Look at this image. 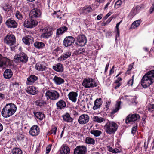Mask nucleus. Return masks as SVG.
Returning a JSON list of instances; mask_svg holds the SVG:
<instances>
[{
	"mask_svg": "<svg viewBox=\"0 0 154 154\" xmlns=\"http://www.w3.org/2000/svg\"><path fill=\"white\" fill-rule=\"evenodd\" d=\"M154 82V70L148 71L142 78L141 84L144 88H146Z\"/></svg>",
	"mask_w": 154,
	"mask_h": 154,
	"instance_id": "1",
	"label": "nucleus"
},
{
	"mask_svg": "<svg viewBox=\"0 0 154 154\" xmlns=\"http://www.w3.org/2000/svg\"><path fill=\"white\" fill-rule=\"evenodd\" d=\"M17 107L14 104L10 103L7 104L2 110V115L4 117H9L16 111Z\"/></svg>",
	"mask_w": 154,
	"mask_h": 154,
	"instance_id": "2",
	"label": "nucleus"
},
{
	"mask_svg": "<svg viewBox=\"0 0 154 154\" xmlns=\"http://www.w3.org/2000/svg\"><path fill=\"white\" fill-rule=\"evenodd\" d=\"M5 43L10 46L12 51H14L17 48V46L15 45L16 41L15 36L11 34H9L4 38Z\"/></svg>",
	"mask_w": 154,
	"mask_h": 154,
	"instance_id": "3",
	"label": "nucleus"
},
{
	"mask_svg": "<svg viewBox=\"0 0 154 154\" xmlns=\"http://www.w3.org/2000/svg\"><path fill=\"white\" fill-rule=\"evenodd\" d=\"M118 125L115 122L108 121L104 126V129L109 134H114L117 130Z\"/></svg>",
	"mask_w": 154,
	"mask_h": 154,
	"instance_id": "4",
	"label": "nucleus"
},
{
	"mask_svg": "<svg viewBox=\"0 0 154 154\" xmlns=\"http://www.w3.org/2000/svg\"><path fill=\"white\" fill-rule=\"evenodd\" d=\"M45 96L48 100L50 99L55 100L58 99L60 97L59 94L55 90H47L45 93Z\"/></svg>",
	"mask_w": 154,
	"mask_h": 154,
	"instance_id": "5",
	"label": "nucleus"
},
{
	"mask_svg": "<svg viewBox=\"0 0 154 154\" xmlns=\"http://www.w3.org/2000/svg\"><path fill=\"white\" fill-rule=\"evenodd\" d=\"M27 55L24 53H21L19 54L16 55L14 57V61L17 63H25L28 60Z\"/></svg>",
	"mask_w": 154,
	"mask_h": 154,
	"instance_id": "6",
	"label": "nucleus"
},
{
	"mask_svg": "<svg viewBox=\"0 0 154 154\" xmlns=\"http://www.w3.org/2000/svg\"><path fill=\"white\" fill-rule=\"evenodd\" d=\"M82 85L86 88H93L97 86V83L91 78L85 79L83 81Z\"/></svg>",
	"mask_w": 154,
	"mask_h": 154,
	"instance_id": "7",
	"label": "nucleus"
},
{
	"mask_svg": "<svg viewBox=\"0 0 154 154\" xmlns=\"http://www.w3.org/2000/svg\"><path fill=\"white\" fill-rule=\"evenodd\" d=\"M38 22L34 20L33 18H30L24 21V26L28 28H32L36 26L38 24Z\"/></svg>",
	"mask_w": 154,
	"mask_h": 154,
	"instance_id": "8",
	"label": "nucleus"
},
{
	"mask_svg": "<svg viewBox=\"0 0 154 154\" xmlns=\"http://www.w3.org/2000/svg\"><path fill=\"white\" fill-rule=\"evenodd\" d=\"M42 31L43 33L41 35V37L47 39L51 37L53 34L52 31L47 27L42 29Z\"/></svg>",
	"mask_w": 154,
	"mask_h": 154,
	"instance_id": "9",
	"label": "nucleus"
},
{
	"mask_svg": "<svg viewBox=\"0 0 154 154\" xmlns=\"http://www.w3.org/2000/svg\"><path fill=\"white\" fill-rule=\"evenodd\" d=\"M140 118V116L138 114H129L126 117L125 122L128 124L131 122H134Z\"/></svg>",
	"mask_w": 154,
	"mask_h": 154,
	"instance_id": "10",
	"label": "nucleus"
},
{
	"mask_svg": "<svg viewBox=\"0 0 154 154\" xmlns=\"http://www.w3.org/2000/svg\"><path fill=\"white\" fill-rule=\"evenodd\" d=\"M77 45L79 46H84L87 42V39L85 36L83 35H78L77 37Z\"/></svg>",
	"mask_w": 154,
	"mask_h": 154,
	"instance_id": "11",
	"label": "nucleus"
},
{
	"mask_svg": "<svg viewBox=\"0 0 154 154\" xmlns=\"http://www.w3.org/2000/svg\"><path fill=\"white\" fill-rule=\"evenodd\" d=\"M90 119L89 116L87 114H82L81 115L78 119L79 122L81 124L84 125L87 123Z\"/></svg>",
	"mask_w": 154,
	"mask_h": 154,
	"instance_id": "12",
	"label": "nucleus"
},
{
	"mask_svg": "<svg viewBox=\"0 0 154 154\" xmlns=\"http://www.w3.org/2000/svg\"><path fill=\"white\" fill-rule=\"evenodd\" d=\"M87 152V148L84 146H79L75 149L74 154H85Z\"/></svg>",
	"mask_w": 154,
	"mask_h": 154,
	"instance_id": "13",
	"label": "nucleus"
},
{
	"mask_svg": "<svg viewBox=\"0 0 154 154\" xmlns=\"http://www.w3.org/2000/svg\"><path fill=\"white\" fill-rule=\"evenodd\" d=\"M40 132V129L38 126L35 125L32 126L29 131V133L32 136H36L38 135Z\"/></svg>",
	"mask_w": 154,
	"mask_h": 154,
	"instance_id": "14",
	"label": "nucleus"
},
{
	"mask_svg": "<svg viewBox=\"0 0 154 154\" xmlns=\"http://www.w3.org/2000/svg\"><path fill=\"white\" fill-rule=\"evenodd\" d=\"M5 24L8 27L10 28H15L17 26V22L11 18L8 19L5 22Z\"/></svg>",
	"mask_w": 154,
	"mask_h": 154,
	"instance_id": "15",
	"label": "nucleus"
},
{
	"mask_svg": "<svg viewBox=\"0 0 154 154\" xmlns=\"http://www.w3.org/2000/svg\"><path fill=\"white\" fill-rule=\"evenodd\" d=\"M75 41L74 38L72 36H68L65 38L63 42V44L65 46L67 47L70 46Z\"/></svg>",
	"mask_w": 154,
	"mask_h": 154,
	"instance_id": "16",
	"label": "nucleus"
},
{
	"mask_svg": "<svg viewBox=\"0 0 154 154\" xmlns=\"http://www.w3.org/2000/svg\"><path fill=\"white\" fill-rule=\"evenodd\" d=\"M41 12L39 9L37 8L32 9L30 12L29 17L32 18H36L41 15Z\"/></svg>",
	"mask_w": 154,
	"mask_h": 154,
	"instance_id": "17",
	"label": "nucleus"
},
{
	"mask_svg": "<svg viewBox=\"0 0 154 154\" xmlns=\"http://www.w3.org/2000/svg\"><path fill=\"white\" fill-rule=\"evenodd\" d=\"M26 92L29 94L34 95L38 92L36 88L34 86H30L28 87L26 89Z\"/></svg>",
	"mask_w": 154,
	"mask_h": 154,
	"instance_id": "18",
	"label": "nucleus"
},
{
	"mask_svg": "<svg viewBox=\"0 0 154 154\" xmlns=\"http://www.w3.org/2000/svg\"><path fill=\"white\" fill-rule=\"evenodd\" d=\"M9 60L7 57L3 56L0 54V68H2L6 65L7 62Z\"/></svg>",
	"mask_w": 154,
	"mask_h": 154,
	"instance_id": "19",
	"label": "nucleus"
},
{
	"mask_svg": "<svg viewBox=\"0 0 154 154\" xmlns=\"http://www.w3.org/2000/svg\"><path fill=\"white\" fill-rule=\"evenodd\" d=\"M37 79L38 77L37 76L34 75H31L27 78L26 82L27 85H32Z\"/></svg>",
	"mask_w": 154,
	"mask_h": 154,
	"instance_id": "20",
	"label": "nucleus"
},
{
	"mask_svg": "<svg viewBox=\"0 0 154 154\" xmlns=\"http://www.w3.org/2000/svg\"><path fill=\"white\" fill-rule=\"evenodd\" d=\"M77 96V93L75 92H71L68 95L69 99L75 103L76 101Z\"/></svg>",
	"mask_w": 154,
	"mask_h": 154,
	"instance_id": "21",
	"label": "nucleus"
},
{
	"mask_svg": "<svg viewBox=\"0 0 154 154\" xmlns=\"http://www.w3.org/2000/svg\"><path fill=\"white\" fill-rule=\"evenodd\" d=\"M22 40L25 44L27 45H29L33 42V38L30 36L27 35L24 37Z\"/></svg>",
	"mask_w": 154,
	"mask_h": 154,
	"instance_id": "22",
	"label": "nucleus"
},
{
	"mask_svg": "<svg viewBox=\"0 0 154 154\" xmlns=\"http://www.w3.org/2000/svg\"><path fill=\"white\" fill-rule=\"evenodd\" d=\"M102 104L101 99V98L96 99L94 102V104L93 107V109L96 110L100 108Z\"/></svg>",
	"mask_w": 154,
	"mask_h": 154,
	"instance_id": "23",
	"label": "nucleus"
},
{
	"mask_svg": "<svg viewBox=\"0 0 154 154\" xmlns=\"http://www.w3.org/2000/svg\"><path fill=\"white\" fill-rule=\"evenodd\" d=\"M70 152V149L68 146L64 144L61 146L60 150L61 154H69Z\"/></svg>",
	"mask_w": 154,
	"mask_h": 154,
	"instance_id": "24",
	"label": "nucleus"
},
{
	"mask_svg": "<svg viewBox=\"0 0 154 154\" xmlns=\"http://www.w3.org/2000/svg\"><path fill=\"white\" fill-rule=\"evenodd\" d=\"M53 81L57 85H60L63 84L64 82V79L60 77L55 76L53 79Z\"/></svg>",
	"mask_w": 154,
	"mask_h": 154,
	"instance_id": "25",
	"label": "nucleus"
},
{
	"mask_svg": "<svg viewBox=\"0 0 154 154\" xmlns=\"http://www.w3.org/2000/svg\"><path fill=\"white\" fill-rule=\"evenodd\" d=\"M53 68L54 70L59 72H62L63 70V65L60 63H58L55 66H53Z\"/></svg>",
	"mask_w": 154,
	"mask_h": 154,
	"instance_id": "26",
	"label": "nucleus"
},
{
	"mask_svg": "<svg viewBox=\"0 0 154 154\" xmlns=\"http://www.w3.org/2000/svg\"><path fill=\"white\" fill-rule=\"evenodd\" d=\"M13 75V72L10 69H6L4 72L3 75L4 78L6 79H9Z\"/></svg>",
	"mask_w": 154,
	"mask_h": 154,
	"instance_id": "27",
	"label": "nucleus"
},
{
	"mask_svg": "<svg viewBox=\"0 0 154 154\" xmlns=\"http://www.w3.org/2000/svg\"><path fill=\"white\" fill-rule=\"evenodd\" d=\"M56 105L57 109H61L64 108L66 106L65 102L63 100L59 101L57 103Z\"/></svg>",
	"mask_w": 154,
	"mask_h": 154,
	"instance_id": "28",
	"label": "nucleus"
},
{
	"mask_svg": "<svg viewBox=\"0 0 154 154\" xmlns=\"http://www.w3.org/2000/svg\"><path fill=\"white\" fill-rule=\"evenodd\" d=\"M71 54L70 51H68L64 53L63 54L58 58V60H65L69 57Z\"/></svg>",
	"mask_w": 154,
	"mask_h": 154,
	"instance_id": "29",
	"label": "nucleus"
},
{
	"mask_svg": "<svg viewBox=\"0 0 154 154\" xmlns=\"http://www.w3.org/2000/svg\"><path fill=\"white\" fill-rule=\"evenodd\" d=\"M64 121L67 122H71L73 121V119L71 117L70 115L68 113L62 116Z\"/></svg>",
	"mask_w": 154,
	"mask_h": 154,
	"instance_id": "30",
	"label": "nucleus"
},
{
	"mask_svg": "<svg viewBox=\"0 0 154 154\" xmlns=\"http://www.w3.org/2000/svg\"><path fill=\"white\" fill-rule=\"evenodd\" d=\"M36 69L39 71H43L45 70L46 66L42 63H38L35 66Z\"/></svg>",
	"mask_w": 154,
	"mask_h": 154,
	"instance_id": "31",
	"label": "nucleus"
},
{
	"mask_svg": "<svg viewBox=\"0 0 154 154\" xmlns=\"http://www.w3.org/2000/svg\"><path fill=\"white\" fill-rule=\"evenodd\" d=\"M67 28L66 26H63L57 29L56 34L58 35H61L67 30Z\"/></svg>",
	"mask_w": 154,
	"mask_h": 154,
	"instance_id": "32",
	"label": "nucleus"
},
{
	"mask_svg": "<svg viewBox=\"0 0 154 154\" xmlns=\"http://www.w3.org/2000/svg\"><path fill=\"white\" fill-rule=\"evenodd\" d=\"M121 101H117L116 104L115 108L113 109L111 113L112 114H114L117 112L120 108V105Z\"/></svg>",
	"mask_w": 154,
	"mask_h": 154,
	"instance_id": "33",
	"label": "nucleus"
},
{
	"mask_svg": "<svg viewBox=\"0 0 154 154\" xmlns=\"http://www.w3.org/2000/svg\"><path fill=\"white\" fill-rule=\"evenodd\" d=\"M34 45L36 48L38 49L42 48L45 46V44L43 42L38 41L35 42Z\"/></svg>",
	"mask_w": 154,
	"mask_h": 154,
	"instance_id": "34",
	"label": "nucleus"
},
{
	"mask_svg": "<svg viewBox=\"0 0 154 154\" xmlns=\"http://www.w3.org/2000/svg\"><path fill=\"white\" fill-rule=\"evenodd\" d=\"M85 143L88 144L94 145L95 143V140L94 139L90 137H87L85 140Z\"/></svg>",
	"mask_w": 154,
	"mask_h": 154,
	"instance_id": "35",
	"label": "nucleus"
},
{
	"mask_svg": "<svg viewBox=\"0 0 154 154\" xmlns=\"http://www.w3.org/2000/svg\"><path fill=\"white\" fill-rule=\"evenodd\" d=\"M33 113L34 115L40 120H42L44 118V114L41 112H34Z\"/></svg>",
	"mask_w": 154,
	"mask_h": 154,
	"instance_id": "36",
	"label": "nucleus"
},
{
	"mask_svg": "<svg viewBox=\"0 0 154 154\" xmlns=\"http://www.w3.org/2000/svg\"><path fill=\"white\" fill-rule=\"evenodd\" d=\"M93 120L94 122L98 123H101L105 120L103 118L99 117L97 116H94L93 118Z\"/></svg>",
	"mask_w": 154,
	"mask_h": 154,
	"instance_id": "37",
	"label": "nucleus"
},
{
	"mask_svg": "<svg viewBox=\"0 0 154 154\" xmlns=\"http://www.w3.org/2000/svg\"><path fill=\"white\" fill-rule=\"evenodd\" d=\"M91 133L94 135L95 137L100 136L102 133L101 131L98 130H92L90 131Z\"/></svg>",
	"mask_w": 154,
	"mask_h": 154,
	"instance_id": "38",
	"label": "nucleus"
},
{
	"mask_svg": "<svg viewBox=\"0 0 154 154\" xmlns=\"http://www.w3.org/2000/svg\"><path fill=\"white\" fill-rule=\"evenodd\" d=\"M140 23V21L139 20H137L134 22L131 25V28L135 29L138 27Z\"/></svg>",
	"mask_w": 154,
	"mask_h": 154,
	"instance_id": "39",
	"label": "nucleus"
},
{
	"mask_svg": "<svg viewBox=\"0 0 154 154\" xmlns=\"http://www.w3.org/2000/svg\"><path fill=\"white\" fill-rule=\"evenodd\" d=\"M36 104L37 105L42 106L43 105L46 104L45 101L43 100H38L36 101Z\"/></svg>",
	"mask_w": 154,
	"mask_h": 154,
	"instance_id": "40",
	"label": "nucleus"
},
{
	"mask_svg": "<svg viewBox=\"0 0 154 154\" xmlns=\"http://www.w3.org/2000/svg\"><path fill=\"white\" fill-rule=\"evenodd\" d=\"M82 10L84 13L87 14L92 11V8L90 6L88 7H84L82 8Z\"/></svg>",
	"mask_w": 154,
	"mask_h": 154,
	"instance_id": "41",
	"label": "nucleus"
},
{
	"mask_svg": "<svg viewBox=\"0 0 154 154\" xmlns=\"http://www.w3.org/2000/svg\"><path fill=\"white\" fill-rule=\"evenodd\" d=\"M12 154H22V151L19 148H16L13 149L12 151Z\"/></svg>",
	"mask_w": 154,
	"mask_h": 154,
	"instance_id": "42",
	"label": "nucleus"
},
{
	"mask_svg": "<svg viewBox=\"0 0 154 154\" xmlns=\"http://www.w3.org/2000/svg\"><path fill=\"white\" fill-rule=\"evenodd\" d=\"M11 8V5L9 4H5L3 6V9L5 11H9Z\"/></svg>",
	"mask_w": 154,
	"mask_h": 154,
	"instance_id": "43",
	"label": "nucleus"
},
{
	"mask_svg": "<svg viewBox=\"0 0 154 154\" xmlns=\"http://www.w3.org/2000/svg\"><path fill=\"white\" fill-rule=\"evenodd\" d=\"M15 16L19 20H21L23 18V16L22 13L17 11L15 14Z\"/></svg>",
	"mask_w": 154,
	"mask_h": 154,
	"instance_id": "44",
	"label": "nucleus"
},
{
	"mask_svg": "<svg viewBox=\"0 0 154 154\" xmlns=\"http://www.w3.org/2000/svg\"><path fill=\"white\" fill-rule=\"evenodd\" d=\"M12 85L14 89L15 90H17L18 89L21 88L20 85L19 83L16 82H15L13 83Z\"/></svg>",
	"mask_w": 154,
	"mask_h": 154,
	"instance_id": "45",
	"label": "nucleus"
},
{
	"mask_svg": "<svg viewBox=\"0 0 154 154\" xmlns=\"http://www.w3.org/2000/svg\"><path fill=\"white\" fill-rule=\"evenodd\" d=\"M57 129V128L56 127H54L51 130L48 132V134H53L54 135L56 134Z\"/></svg>",
	"mask_w": 154,
	"mask_h": 154,
	"instance_id": "46",
	"label": "nucleus"
},
{
	"mask_svg": "<svg viewBox=\"0 0 154 154\" xmlns=\"http://www.w3.org/2000/svg\"><path fill=\"white\" fill-rule=\"evenodd\" d=\"M108 150L110 152H112L113 153H116L118 152H119V150L117 149H112V147H108Z\"/></svg>",
	"mask_w": 154,
	"mask_h": 154,
	"instance_id": "47",
	"label": "nucleus"
},
{
	"mask_svg": "<svg viewBox=\"0 0 154 154\" xmlns=\"http://www.w3.org/2000/svg\"><path fill=\"white\" fill-rule=\"evenodd\" d=\"M119 24H116V27L115 28V30L116 31V38H117V36H119Z\"/></svg>",
	"mask_w": 154,
	"mask_h": 154,
	"instance_id": "48",
	"label": "nucleus"
},
{
	"mask_svg": "<svg viewBox=\"0 0 154 154\" xmlns=\"http://www.w3.org/2000/svg\"><path fill=\"white\" fill-rule=\"evenodd\" d=\"M134 75H133L131 78V79H130L128 82V83L129 85L132 86L133 83L134 78Z\"/></svg>",
	"mask_w": 154,
	"mask_h": 154,
	"instance_id": "49",
	"label": "nucleus"
},
{
	"mask_svg": "<svg viewBox=\"0 0 154 154\" xmlns=\"http://www.w3.org/2000/svg\"><path fill=\"white\" fill-rule=\"evenodd\" d=\"M122 2L120 0H118L115 3V7L116 8V5L120 6L122 4Z\"/></svg>",
	"mask_w": 154,
	"mask_h": 154,
	"instance_id": "50",
	"label": "nucleus"
},
{
	"mask_svg": "<svg viewBox=\"0 0 154 154\" xmlns=\"http://www.w3.org/2000/svg\"><path fill=\"white\" fill-rule=\"evenodd\" d=\"M137 127V125L133 127L132 129L131 133L133 135H134L135 133L136 132Z\"/></svg>",
	"mask_w": 154,
	"mask_h": 154,
	"instance_id": "51",
	"label": "nucleus"
},
{
	"mask_svg": "<svg viewBox=\"0 0 154 154\" xmlns=\"http://www.w3.org/2000/svg\"><path fill=\"white\" fill-rule=\"evenodd\" d=\"M110 103V101L109 100H106V104L105 107L108 109L109 108V106Z\"/></svg>",
	"mask_w": 154,
	"mask_h": 154,
	"instance_id": "52",
	"label": "nucleus"
},
{
	"mask_svg": "<svg viewBox=\"0 0 154 154\" xmlns=\"http://www.w3.org/2000/svg\"><path fill=\"white\" fill-rule=\"evenodd\" d=\"M51 148V146L50 145H48L46 148V153H48L50 152Z\"/></svg>",
	"mask_w": 154,
	"mask_h": 154,
	"instance_id": "53",
	"label": "nucleus"
},
{
	"mask_svg": "<svg viewBox=\"0 0 154 154\" xmlns=\"http://www.w3.org/2000/svg\"><path fill=\"white\" fill-rule=\"evenodd\" d=\"M112 12H109L103 18L104 20L106 19L111 14Z\"/></svg>",
	"mask_w": 154,
	"mask_h": 154,
	"instance_id": "54",
	"label": "nucleus"
},
{
	"mask_svg": "<svg viewBox=\"0 0 154 154\" xmlns=\"http://www.w3.org/2000/svg\"><path fill=\"white\" fill-rule=\"evenodd\" d=\"M5 98V95L0 93V101L2 100Z\"/></svg>",
	"mask_w": 154,
	"mask_h": 154,
	"instance_id": "55",
	"label": "nucleus"
},
{
	"mask_svg": "<svg viewBox=\"0 0 154 154\" xmlns=\"http://www.w3.org/2000/svg\"><path fill=\"white\" fill-rule=\"evenodd\" d=\"M61 48L59 47H57V48L55 49L54 50V52H55V53H56L57 52H58V51H60L61 50Z\"/></svg>",
	"mask_w": 154,
	"mask_h": 154,
	"instance_id": "56",
	"label": "nucleus"
},
{
	"mask_svg": "<svg viewBox=\"0 0 154 154\" xmlns=\"http://www.w3.org/2000/svg\"><path fill=\"white\" fill-rule=\"evenodd\" d=\"M148 143H147L146 142H145L144 143V147L145 151L146 150V149L148 147Z\"/></svg>",
	"mask_w": 154,
	"mask_h": 154,
	"instance_id": "57",
	"label": "nucleus"
},
{
	"mask_svg": "<svg viewBox=\"0 0 154 154\" xmlns=\"http://www.w3.org/2000/svg\"><path fill=\"white\" fill-rule=\"evenodd\" d=\"M148 111L151 112H154V110L153 109L151 108V106H150L148 108Z\"/></svg>",
	"mask_w": 154,
	"mask_h": 154,
	"instance_id": "58",
	"label": "nucleus"
},
{
	"mask_svg": "<svg viewBox=\"0 0 154 154\" xmlns=\"http://www.w3.org/2000/svg\"><path fill=\"white\" fill-rule=\"evenodd\" d=\"M114 66H113L112 67V69L110 71L109 73V75H111L112 74H113V73L114 72Z\"/></svg>",
	"mask_w": 154,
	"mask_h": 154,
	"instance_id": "59",
	"label": "nucleus"
},
{
	"mask_svg": "<svg viewBox=\"0 0 154 154\" xmlns=\"http://www.w3.org/2000/svg\"><path fill=\"white\" fill-rule=\"evenodd\" d=\"M154 10V4L152 5L149 11L151 13Z\"/></svg>",
	"mask_w": 154,
	"mask_h": 154,
	"instance_id": "60",
	"label": "nucleus"
},
{
	"mask_svg": "<svg viewBox=\"0 0 154 154\" xmlns=\"http://www.w3.org/2000/svg\"><path fill=\"white\" fill-rule=\"evenodd\" d=\"M111 1H109L106 4V5L105 7L104 8V9L105 10L106 9H107L108 8V6L110 4Z\"/></svg>",
	"mask_w": 154,
	"mask_h": 154,
	"instance_id": "61",
	"label": "nucleus"
},
{
	"mask_svg": "<svg viewBox=\"0 0 154 154\" xmlns=\"http://www.w3.org/2000/svg\"><path fill=\"white\" fill-rule=\"evenodd\" d=\"M133 66L131 65H130L129 66L128 69L127 70V72L130 71L132 68Z\"/></svg>",
	"mask_w": 154,
	"mask_h": 154,
	"instance_id": "62",
	"label": "nucleus"
},
{
	"mask_svg": "<svg viewBox=\"0 0 154 154\" xmlns=\"http://www.w3.org/2000/svg\"><path fill=\"white\" fill-rule=\"evenodd\" d=\"M102 18V14H100L98 15L97 17V19L98 20H100Z\"/></svg>",
	"mask_w": 154,
	"mask_h": 154,
	"instance_id": "63",
	"label": "nucleus"
},
{
	"mask_svg": "<svg viewBox=\"0 0 154 154\" xmlns=\"http://www.w3.org/2000/svg\"><path fill=\"white\" fill-rule=\"evenodd\" d=\"M105 1V0H95L96 2H97L100 3H103Z\"/></svg>",
	"mask_w": 154,
	"mask_h": 154,
	"instance_id": "64",
	"label": "nucleus"
}]
</instances>
